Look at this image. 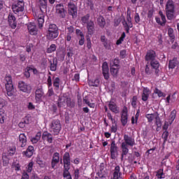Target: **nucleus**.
<instances>
[{"label":"nucleus","mask_w":179,"mask_h":179,"mask_svg":"<svg viewBox=\"0 0 179 179\" xmlns=\"http://www.w3.org/2000/svg\"><path fill=\"white\" fill-rule=\"evenodd\" d=\"M31 116L30 114H28L27 116L24 117V123H31Z\"/></svg>","instance_id":"obj_51"},{"label":"nucleus","mask_w":179,"mask_h":179,"mask_svg":"<svg viewBox=\"0 0 179 179\" xmlns=\"http://www.w3.org/2000/svg\"><path fill=\"white\" fill-rule=\"evenodd\" d=\"M122 25L124 27L126 33H129V22H128V20H125V18H124L123 21H122Z\"/></svg>","instance_id":"obj_41"},{"label":"nucleus","mask_w":179,"mask_h":179,"mask_svg":"<svg viewBox=\"0 0 179 179\" xmlns=\"http://www.w3.org/2000/svg\"><path fill=\"white\" fill-rule=\"evenodd\" d=\"M168 34H169L171 43H174L176 36L174 35V29H173V27H169Z\"/></svg>","instance_id":"obj_32"},{"label":"nucleus","mask_w":179,"mask_h":179,"mask_svg":"<svg viewBox=\"0 0 179 179\" xmlns=\"http://www.w3.org/2000/svg\"><path fill=\"white\" fill-rule=\"evenodd\" d=\"M166 15L167 19L172 20L176 17V4L174 0H167L165 7Z\"/></svg>","instance_id":"obj_3"},{"label":"nucleus","mask_w":179,"mask_h":179,"mask_svg":"<svg viewBox=\"0 0 179 179\" xmlns=\"http://www.w3.org/2000/svg\"><path fill=\"white\" fill-rule=\"evenodd\" d=\"M36 162L39 164V166H41V168L44 167L45 162H43V160H41V158H37Z\"/></svg>","instance_id":"obj_60"},{"label":"nucleus","mask_w":179,"mask_h":179,"mask_svg":"<svg viewBox=\"0 0 179 179\" xmlns=\"http://www.w3.org/2000/svg\"><path fill=\"white\" fill-rule=\"evenodd\" d=\"M145 117H147L148 122H153L155 118V112L153 114H146Z\"/></svg>","instance_id":"obj_46"},{"label":"nucleus","mask_w":179,"mask_h":179,"mask_svg":"<svg viewBox=\"0 0 179 179\" xmlns=\"http://www.w3.org/2000/svg\"><path fill=\"white\" fill-rule=\"evenodd\" d=\"M164 133L162 135V139L164 140L163 141V145H166V143H167V141L169 139V131H166V129H164Z\"/></svg>","instance_id":"obj_38"},{"label":"nucleus","mask_w":179,"mask_h":179,"mask_svg":"<svg viewBox=\"0 0 179 179\" xmlns=\"http://www.w3.org/2000/svg\"><path fill=\"white\" fill-rule=\"evenodd\" d=\"M122 176L120 166H115L113 172V179H119Z\"/></svg>","instance_id":"obj_29"},{"label":"nucleus","mask_w":179,"mask_h":179,"mask_svg":"<svg viewBox=\"0 0 179 179\" xmlns=\"http://www.w3.org/2000/svg\"><path fill=\"white\" fill-rule=\"evenodd\" d=\"M176 110H172V112H171V117L170 119L171 120V122H174V120L176 118Z\"/></svg>","instance_id":"obj_58"},{"label":"nucleus","mask_w":179,"mask_h":179,"mask_svg":"<svg viewBox=\"0 0 179 179\" xmlns=\"http://www.w3.org/2000/svg\"><path fill=\"white\" fill-rule=\"evenodd\" d=\"M126 36V33L123 32L121 35V37H120V38H117V41L116 42V44H122V41H124V39L125 38Z\"/></svg>","instance_id":"obj_47"},{"label":"nucleus","mask_w":179,"mask_h":179,"mask_svg":"<svg viewBox=\"0 0 179 179\" xmlns=\"http://www.w3.org/2000/svg\"><path fill=\"white\" fill-rule=\"evenodd\" d=\"M50 75L48 76V89H50V87H52V78H51V71H49Z\"/></svg>","instance_id":"obj_49"},{"label":"nucleus","mask_w":179,"mask_h":179,"mask_svg":"<svg viewBox=\"0 0 179 179\" xmlns=\"http://www.w3.org/2000/svg\"><path fill=\"white\" fill-rule=\"evenodd\" d=\"M136 145V141L134 137L131 136V135H127L125 134L124 135V141H122L121 148H122V160L124 159V156L128 155L129 152V147H134Z\"/></svg>","instance_id":"obj_1"},{"label":"nucleus","mask_w":179,"mask_h":179,"mask_svg":"<svg viewBox=\"0 0 179 179\" xmlns=\"http://www.w3.org/2000/svg\"><path fill=\"white\" fill-rule=\"evenodd\" d=\"M59 31L56 23H50L48 29L47 31V38L50 41H53L54 38H57L59 36Z\"/></svg>","instance_id":"obj_4"},{"label":"nucleus","mask_w":179,"mask_h":179,"mask_svg":"<svg viewBox=\"0 0 179 179\" xmlns=\"http://www.w3.org/2000/svg\"><path fill=\"white\" fill-rule=\"evenodd\" d=\"M53 86L56 87V89H59V87H60V78H55V79H53Z\"/></svg>","instance_id":"obj_43"},{"label":"nucleus","mask_w":179,"mask_h":179,"mask_svg":"<svg viewBox=\"0 0 179 179\" xmlns=\"http://www.w3.org/2000/svg\"><path fill=\"white\" fill-rule=\"evenodd\" d=\"M127 19L128 21L129 31H130V28H131V27H133L132 18L131 17V14L127 15Z\"/></svg>","instance_id":"obj_48"},{"label":"nucleus","mask_w":179,"mask_h":179,"mask_svg":"<svg viewBox=\"0 0 179 179\" xmlns=\"http://www.w3.org/2000/svg\"><path fill=\"white\" fill-rule=\"evenodd\" d=\"M98 25L101 27V29H103L104 27L106 25V21L105 17H103V15H99V17L97 19Z\"/></svg>","instance_id":"obj_28"},{"label":"nucleus","mask_w":179,"mask_h":179,"mask_svg":"<svg viewBox=\"0 0 179 179\" xmlns=\"http://www.w3.org/2000/svg\"><path fill=\"white\" fill-rule=\"evenodd\" d=\"M155 120L157 127H162V121L159 117L158 112H155Z\"/></svg>","instance_id":"obj_35"},{"label":"nucleus","mask_w":179,"mask_h":179,"mask_svg":"<svg viewBox=\"0 0 179 179\" xmlns=\"http://www.w3.org/2000/svg\"><path fill=\"white\" fill-rule=\"evenodd\" d=\"M43 96H45V93L43 87H37L35 91V99L36 102H41Z\"/></svg>","instance_id":"obj_10"},{"label":"nucleus","mask_w":179,"mask_h":179,"mask_svg":"<svg viewBox=\"0 0 179 179\" xmlns=\"http://www.w3.org/2000/svg\"><path fill=\"white\" fill-rule=\"evenodd\" d=\"M100 82V79L96 78V79H92V81H89V85H91L92 87H99Z\"/></svg>","instance_id":"obj_37"},{"label":"nucleus","mask_w":179,"mask_h":179,"mask_svg":"<svg viewBox=\"0 0 179 179\" xmlns=\"http://www.w3.org/2000/svg\"><path fill=\"white\" fill-rule=\"evenodd\" d=\"M74 27L73 25H70L69 26V36H71V38H72V36H73V34L74 33Z\"/></svg>","instance_id":"obj_63"},{"label":"nucleus","mask_w":179,"mask_h":179,"mask_svg":"<svg viewBox=\"0 0 179 179\" xmlns=\"http://www.w3.org/2000/svg\"><path fill=\"white\" fill-rule=\"evenodd\" d=\"M156 177L158 179H163V178H166V174L164 173V168H159V170H157Z\"/></svg>","instance_id":"obj_31"},{"label":"nucleus","mask_w":179,"mask_h":179,"mask_svg":"<svg viewBox=\"0 0 179 179\" xmlns=\"http://www.w3.org/2000/svg\"><path fill=\"white\" fill-rule=\"evenodd\" d=\"M48 96H52V95L55 94V91H54V89L52 88V85L50 87V89H48Z\"/></svg>","instance_id":"obj_62"},{"label":"nucleus","mask_w":179,"mask_h":179,"mask_svg":"<svg viewBox=\"0 0 179 179\" xmlns=\"http://www.w3.org/2000/svg\"><path fill=\"white\" fill-rule=\"evenodd\" d=\"M6 81L7 82L6 84L12 83V77L10 76H6Z\"/></svg>","instance_id":"obj_64"},{"label":"nucleus","mask_w":179,"mask_h":179,"mask_svg":"<svg viewBox=\"0 0 179 179\" xmlns=\"http://www.w3.org/2000/svg\"><path fill=\"white\" fill-rule=\"evenodd\" d=\"M156 57V52L155 50H148L146 56H145V59L147 61H150V66H151V62H153V58H155Z\"/></svg>","instance_id":"obj_26"},{"label":"nucleus","mask_w":179,"mask_h":179,"mask_svg":"<svg viewBox=\"0 0 179 179\" xmlns=\"http://www.w3.org/2000/svg\"><path fill=\"white\" fill-rule=\"evenodd\" d=\"M137 100H138L137 96H133L132 100H131V105H132L133 108L136 107Z\"/></svg>","instance_id":"obj_53"},{"label":"nucleus","mask_w":179,"mask_h":179,"mask_svg":"<svg viewBox=\"0 0 179 179\" xmlns=\"http://www.w3.org/2000/svg\"><path fill=\"white\" fill-rule=\"evenodd\" d=\"M6 89L7 92V95L9 97H12V96H13V83L6 84Z\"/></svg>","instance_id":"obj_27"},{"label":"nucleus","mask_w":179,"mask_h":179,"mask_svg":"<svg viewBox=\"0 0 179 179\" xmlns=\"http://www.w3.org/2000/svg\"><path fill=\"white\" fill-rule=\"evenodd\" d=\"M48 0H39V3L41 8H47Z\"/></svg>","instance_id":"obj_54"},{"label":"nucleus","mask_w":179,"mask_h":179,"mask_svg":"<svg viewBox=\"0 0 179 179\" xmlns=\"http://www.w3.org/2000/svg\"><path fill=\"white\" fill-rule=\"evenodd\" d=\"M57 58H52V61H50V71H57Z\"/></svg>","instance_id":"obj_25"},{"label":"nucleus","mask_w":179,"mask_h":179,"mask_svg":"<svg viewBox=\"0 0 179 179\" xmlns=\"http://www.w3.org/2000/svg\"><path fill=\"white\" fill-rule=\"evenodd\" d=\"M35 19H37L38 21V25L39 26V28H42L44 25L45 22V15L43 12V10H39L38 12H36L35 14H34Z\"/></svg>","instance_id":"obj_7"},{"label":"nucleus","mask_w":179,"mask_h":179,"mask_svg":"<svg viewBox=\"0 0 179 179\" xmlns=\"http://www.w3.org/2000/svg\"><path fill=\"white\" fill-rule=\"evenodd\" d=\"M87 47L88 50H90L91 48H92V41L90 37H88L87 38Z\"/></svg>","instance_id":"obj_56"},{"label":"nucleus","mask_w":179,"mask_h":179,"mask_svg":"<svg viewBox=\"0 0 179 179\" xmlns=\"http://www.w3.org/2000/svg\"><path fill=\"white\" fill-rule=\"evenodd\" d=\"M178 58H173L172 60L169 61V67H171V69H173L174 67L178 66Z\"/></svg>","instance_id":"obj_36"},{"label":"nucleus","mask_w":179,"mask_h":179,"mask_svg":"<svg viewBox=\"0 0 179 179\" xmlns=\"http://www.w3.org/2000/svg\"><path fill=\"white\" fill-rule=\"evenodd\" d=\"M63 162H64V171L63 176L64 179H73L71 172V158L70 152H64L63 156Z\"/></svg>","instance_id":"obj_2"},{"label":"nucleus","mask_w":179,"mask_h":179,"mask_svg":"<svg viewBox=\"0 0 179 179\" xmlns=\"http://www.w3.org/2000/svg\"><path fill=\"white\" fill-rule=\"evenodd\" d=\"M118 72H119V70L117 68H110V73L114 76H117V75L118 74Z\"/></svg>","instance_id":"obj_52"},{"label":"nucleus","mask_w":179,"mask_h":179,"mask_svg":"<svg viewBox=\"0 0 179 179\" xmlns=\"http://www.w3.org/2000/svg\"><path fill=\"white\" fill-rule=\"evenodd\" d=\"M108 108L109 110H111V112H114L115 114H119L120 108L119 106H117V104L115 103V102H109Z\"/></svg>","instance_id":"obj_24"},{"label":"nucleus","mask_w":179,"mask_h":179,"mask_svg":"<svg viewBox=\"0 0 179 179\" xmlns=\"http://www.w3.org/2000/svg\"><path fill=\"white\" fill-rule=\"evenodd\" d=\"M150 94V89H148V87H144L143 90V93L141 94L142 100H143V101H146V100H148Z\"/></svg>","instance_id":"obj_22"},{"label":"nucleus","mask_w":179,"mask_h":179,"mask_svg":"<svg viewBox=\"0 0 179 179\" xmlns=\"http://www.w3.org/2000/svg\"><path fill=\"white\" fill-rule=\"evenodd\" d=\"M56 14L58 17L64 18L66 16V10L64 4H57L56 6Z\"/></svg>","instance_id":"obj_9"},{"label":"nucleus","mask_w":179,"mask_h":179,"mask_svg":"<svg viewBox=\"0 0 179 179\" xmlns=\"http://www.w3.org/2000/svg\"><path fill=\"white\" fill-rule=\"evenodd\" d=\"M159 62L158 60H156V56L155 58H153V61L151 62V66L153 67L154 69H155V73L156 75H158L159 73Z\"/></svg>","instance_id":"obj_23"},{"label":"nucleus","mask_w":179,"mask_h":179,"mask_svg":"<svg viewBox=\"0 0 179 179\" xmlns=\"http://www.w3.org/2000/svg\"><path fill=\"white\" fill-rule=\"evenodd\" d=\"M16 152V150L15 148H10L7 156H13Z\"/></svg>","instance_id":"obj_59"},{"label":"nucleus","mask_w":179,"mask_h":179,"mask_svg":"<svg viewBox=\"0 0 179 179\" xmlns=\"http://www.w3.org/2000/svg\"><path fill=\"white\" fill-rule=\"evenodd\" d=\"M79 176H80L79 168H76V170H74V178H75V179H78Z\"/></svg>","instance_id":"obj_57"},{"label":"nucleus","mask_w":179,"mask_h":179,"mask_svg":"<svg viewBox=\"0 0 179 179\" xmlns=\"http://www.w3.org/2000/svg\"><path fill=\"white\" fill-rule=\"evenodd\" d=\"M2 159L3 166H8L9 164V155H7L6 153H3Z\"/></svg>","instance_id":"obj_39"},{"label":"nucleus","mask_w":179,"mask_h":179,"mask_svg":"<svg viewBox=\"0 0 179 179\" xmlns=\"http://www.w3.org/2000/svg\"><path fill=\"white\" fill-rule=\"evenodd\" d=\"M107 178L108 172L106 170V164H104V162H101L96 176H95V178H94V179H107Z\"/></svg>","instance_id":"obj_5"},{"label":"nucleus","mask_w":179,"mask_h":179,"mask_svg":"<svg viewBox=\"0 0 179 179\" xmlns=\"http://www.w3.org/2000/svg\"><path fill=\"white\" fill-rule=\"evenodd\" d=\"M121 122L122 125H127L128 122V109L127 106H124L121 114Z\"/></svg>","instance_id":"obj_13"},{"label":"nucleus","mask_w":179,"mask_h":179,"mask_svg":"<svg viewBox=\"0 0 179 179\" xmlns=\"http://www.w3.org/2000/svg\"><path fill=\"white\" fill-rule=\"evenodd\" d=\"M34 152V147L33 145H29L27 148V151H25L24 155L28 157V158H31V156H33Z\"/></svg>","instance_id":"obj_30"},{"label":"nucleus","mask_w":179,"mask_h":179,"mask_svg":"<svg viewBox=\"0 0 179 179\" xmlns=\"http://www.w3.org/2000/svg\"><path fill=\"white\" fill-rule=\"evenodd\" d=\"M90 17V14H86V15H83V17H81V22L83 23V25H87V29L88 30V21Z\"/></svg>","instance_id":"obj_34"},{"label":"nucleus","mask_w":179,"mask_h":179,"mask_svg":"<svg viewBox=\"0 0 179 179\" xmlns=\"http://www.w3.org/2000/svg\"><path fill=\"white\" fill-rule=\"evenodd\" d=\"M28 31H29L30 34H37L38 29L36 23H28L27 24Z\"/></svg>","instance_id":"obj_20"},{"label":"nucleus","mask_w":179,"mask_h":179,"mask_svg":"<svg viewBox=\"0 0 179 179\" xmlns=\"http://www.w3.org/2000/svg\"><path fill=\"white\" fill-rule=\"evenodd\" d=\"M118 155V147L115 141H112L110 145V157L115 159Z\"/></svg>","instance_id":"obj_12"},{"label":"nucleus","mask_w":179,"mask_h":179,"mask_svg":"<svg viewBox=\"0 0 179 179\" xmlns=\"http://www.w3.org/2000/svg\"><path fill=\"white\" fill-rule=\"evenodd\" d=\"M94 21L90 19L88 20V23H87V33L88 34H93L94 33Z\"/></svg>","instance_id":"obj_21"},{"label":"nucleus","mask_w":179,"mask_h":179,"mask_svg":"<svg viewBox=\"0 0 179 179\" xmlns=\"http://www.w3.org/2000/svg\"><path fill=\"white\" fill-rule=\"evenodd\" d=\"M34 168V162H29V164H27V166L26 167V172L24 170L23 172V179H29V173L31 171H32Z\"/></svg>","instance_id":"obj_14"},{"label":"nucleus","mask_w":179,"mask_h":179,"mask_svg":"<svg viewBox=\"0 0 179 179\" xmlns=\"http://www.w3.org/2000/svg\"><path fill=\"white\" fill-rule=\"evenodd\" d=\"M8 22L11 29H16V26H17V22H16V17H15L13 14L10 13L8 15Z\"/></svg>","instance_id":"obj_16"},{"label":"nucleus","mask_w":179,"mask_h":179,"mask_svg":"<svg viewBox=\"0 0 179 179\" xmlns=\"http://www.w3.org/2000/svg\"><path fill=\"white\" fill-rule=\"evenodd\" d=\"M85 102L86 104H87L88 106H90V108H94V106H95L94 102H90V101H87V99H85Z\"/></svg>","instance_id":"obj_61"},{"label":"nucleus","mask_w":179,"mask_h":179,"mask_svg":"<svg viewBox=\"0 0 179 179\" xmlns=\"http://www.w3.org/2000/svg\"><path fill=\"white\" fill-rule=\"evenodd\" d=\"M71 99H69V96H59L58 99V106H66V104H69Z\"/></svg>","instance_id":"obj_18"},{"label":"nucleus","mask_w":179,"mask_h":179,"mask_svg":"<svg viewBox=\"0 0 179 179\" xmlns=\"http://www.w3.org/2000/svg\"><path fill=\"white\" fill-rule=\"evenodd\" d=\"M60 162V154L59 152H54L51 160V166L53 170L57 167V164Z\"/></svg>","instance_id":"obj_11"},{"label":"nucleus","mask_w":179,"mask_h":179,"mask_svg":"<svg viewBox=\"0 0 179 179\" xmlns=\"http://www.w3.org/2000/svg\"><path fill=\"white\" fill-rule=\"evenodd\" d=\"M41 139V131H38L35 137H32L31 142L32 143H38V141Z\"/></svg>","instance_id":"obj_40"},{"label":"nucleus","mask_w":179,"mask_h":179,"mask_svg":"<svg viewBox=\"0 0 179 179\" xmlns=\"http://www.w3.org/2000/svg\"><path fill=\"white\" fill-rule=\"evenodd\" d=\"M154 92H155V94H157L158 96H166V94L163 93V91H161L160 89H158L157 87H155Z\"/></svg>","instance_id":"obj_42"},{"label":"nucleus","mask_w":179,"mask_h":179,"mask_svg":"<svg viewBox=\"0 0 179 179\" xmlns=\"http://www.w3.org/2000/svg\"><path fill=\"white\" fill-rule=\"evenodd\" d=\"M55 50H57V45H50V46L47 48L46 52H48V54H50L52 52H55Z\"/></svg>","instance_id":"obj_44"},{"label":"nucleus","mask_w":179,"mask_h":179,"mask_svg":"<svg viewBox=\"0 0 179 179\" xmlns=\"http://www.w3.org/2000/svg\"><path fill=\"white\" fill-rule=\"evenodd\" d=\"M62 128L60 120H52L50 124V131H52L55 135H59Z\"/></svg>","instance_id":"obj_6"},{"label":"nucleus","mask_w":179,"mask_h":179,"mask_svg":"<svg viewBox=\"0 0 179 179\" xmlns=\"http://www.w3.org/2000/svg\"><path fill=\"white\" fill-rule=\"evenodd\" d=\"M42 139L43 141H48V143H53V135L52 131H43L42 134Z\"/></svg>","instance_id":"obj_19"},{"label":"nucleus","mask_w":179,"mask_h":179,"mask_svg":"<svg viewBox=\"0 0 179 179\" xmlns=\"http://www.w3.org/2000/svg\"><path fill=\"white\" fill-rule=\"evenodd\" d=\"M68 12L69 15H72V17H77L78 15V6L74 4V2H69Z\"/></svg>","instance_id":"obj_8"},{"label":"nucleus","mask_w":179,"mask_h":179,"mask_svg":"<svg viewBox=\"0 0 179 179\" xmlns=\"http://www.w3.org/2000/svg\"><path fill=\"white\" fill-rule=\"evenodd\" d=\"M32 87L30 84L23 83V92H27V94H30L31 92Z\"/></svg>","instance_id":"obj_33"},{"label":"nucleus","mask_w":179,"mask_h":179,"mask_svg":"<svg viewBox=\"0 0 179 179\" xmlns=\"http://www.w3.org/2000/svg\"><path fill=\"white\" fill-rule=\"evenodd\" d=\"M8 104V102L3 99H0V108H3L5 106Z\"/></svg>","instance_id":"obj_55"},{"label":"nucleus","mask_w":179,"mask_h":179,"mask_svg":"<svg viewBox=\"0 0 179 179\" xmlns=\"http://www.w3.org/2000/svg\"><path fill=\"white\" fill-rule=\"evenodd\" d=\"M69 30H70V28L67 27V33L65 37V41H67L68 43H70V41H72V37L70 36Z\"/></svg>","instance_id":"obj_50"},{"label":"nucleus","mask_w":179,"mask_h":179,"mask_svg":"<svg viewBox=\"0 0 179 179\" xmlns=\"http://www.w3.org/2000/svg\"><path fill=\"white\" fill-rule=\"evenodd\" d=\"M22 3H23V0H18L17 4L13 5L12 9L14 13L17 14L20 12H23V6H22Z\"/></svg>","instance_id":"obj_15"},{"label":"nucleus","mask_w":179,"mask_h":179,"mask_svg":"<svg viewBox=\"0 0 179 179\" xmlns=\"http://www.w3.org/2000/svg\"><path fill=\"white\" fill-rule=\"evenodd\" d=\"M80 38L79 40V44L80 46H83V44H85V35L83 31L80 30Z\"/></svg>","instance_id":"obj_45"},{"label":"nucleus","mask_w":179,"mask_h":179,"mask_svg":"<svg viewBox=\"0 0 179 179\" xmlns=\"http://www.w3.org/2000/svg\"><path fill=\"white\" fill-rule=\"evenodd\" d=\"M102 73L104 79H109L110 73L108 62H103V64H102Z\"/></svg>","instance_id":"obj_17"}]
</instances>
